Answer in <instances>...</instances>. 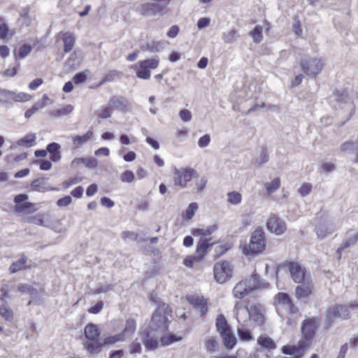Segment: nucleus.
Returning <instances> with one entry per match:
<instances>
[{
  "mask_svg": "<svg viewBox=\"0 0 358 358\" xmlns=\"http://www.w3.org/2000/svg\"><path fill=\"white\" fill-rule=\"evenodd\" d=\"M81 181H82V178L74 177L69 180L64 181L62 185H63L64 188L67 189L69 187H71V185L79 183Z\"/></svg>",
  "mask_w": 358,
  "mask_h": 358,
  "instance_id": "62",
  "label": "nucleus"
},
{
  "mask_svg": "<svg viewBox=\"0 0 358 358\" xmlns=\"http://www.w3.org/2000/svg\"><path fill=\"white\" fill-rule=\"evenodd\" d=\"M136 329V322L134 318H128L125 322V327L120 334H123L124 337L131 336Z\"/></svg>",
  "mask_w": 358,
  "mask_h": 358,
  "instance_id": "29",
  "label": "nucleus"
},
{
  "mask_svg": "<svg viewBox=\"0 0 358 358\" xmlns=\"http://www.w3.org/2000/svg\"><path fill=\"white\" fill-rule=\"evenodd\" d=\"M129 352L131 355L141 354L142 352L141 343L135 339L128 346Z\"/></svg>",
  "mask_w": 358,
  "mask_h": 358,
  "instance_id": "44",
  "label": "nucleus"
},
{
  "mask_svg": "<svg viewBox=\"0 0 358 358\" xmlns=\"http://www.w3.org/2000/svg\"><path fill=\"white\" fill-rule=\"evenodd\" d=\"M214 278L218 283L227 282L232 276L233 268L230 262L221 261L217 262L213 268Z\"/></svg>",
  "mask_w": 358,
  "mask_h": 358,
  "instance_id": "9",
  "label": "nucleus"
},
{
  "mask_svg": "<svg viewBox=\"0 0 358 358\" xmlns=\"http://www.w3.org/2000/svg\"><path fill=\"white\" fill-rule=\"evenodd\" d=\"M152 332L153 331L148 328L141 334L143 345L148 351L155 350L159 345L157 338L152 336Z\"/></svg>",
  "mask_w": 358,
  "mask_h": 358,
  "instance_id": "22",
  "label": "nucleus"
},
{
  "mask_svg": "<svg viewBox=\"0 0 358 358\" xmlns=\"http://www.w3.org/2000/svg\"><path fill=\"white\" fill-rule=\"evenodd\" d=\"M163 48V44L159 41H152V43L147 44L148 50L152 52H159Z\"/></svg>",
  "mask_w": 358,
  "mask_h": 358,
  "instance_id": "50",
  "label": "nucleus"
},
{
  "mask_svg": "<svg viewBox=\"0 0 358 358\" xmlns=\"http://www.w3.org/2000/svg\"><path fill=\"white\" fill-rule=\"evenodd\" d=\"M257 344L262 348L268 352L276 349L277 345L274 341L268 336L264 334L257 338Z\"/></svg>",
  "mask_w": 358,
  "mask_h": 358,
  "instance_id": "26",
  "label": "nucleus"
},
{
  "mask_svg": "<svg viewBox=\"0 0 358 358\" xmlns=\"http://www.w3.org/2000/svg\"><path fill=\"white\" fill-rule=\"evenodd\" d=\"M206 348L210 352L218 350L219 343L215 337H209L205 341Z\"/></svg>",
  "mask_w": 358,
  "mask_h": 358,
  "instance_id": "41",
  "label": "nucleus"
},
{
  "mask_svg": "<svg viewBox=\"0 0 358 358\" xmlns=\"http://www.w3.org/2000/svg\"><path fill=\"white\" fill-rule=\"evenodd\" d=\"M227 201L233 205H237L241 202L242 196L237 192H230L227 194Z\"/></svg>",
  "mask_w": 358,
  "mask_h": 358,
  "instance_id": "45",
  "label": "nucleus"
},
{
  "mask_svg": "<svg viewBox=\"0 0 358 358\" xmlns=\"http://www.w3.org/2000/svg\"><path fill=\"white\" fill-rule=\"evenodd\" d=\"M292 31L295 33L298 36H301L303 34V31L301 27V24L299 20L295 19L294 23L292 24Z\"/></svg>",
  "mask_w": 358,
  "mask_h": 358,
  "instance_id": "63",
  "label": "nucleus"
},
{
  "mask_svg": "<svg viewBox=\"0 0 358 358\" xmlns=\"http://www.w3.org/2000/svg\"><path fill=\"white\" fill-rule=\"evenodd\" d=\"M90 73V70L87 69L84 71L76 73L72 78L76 85H79L85 82L88 75Z\"/></svg>",
  "mask_w": 358,
  "mask_h": 358,
  "instance_id": "42",
  "label": "nucleus"
},
{
  "mask_svg": "<svg viewBox=\"0 0 358 358\" xmlns=\"http://www.w3.org/2000/svg\"><path fill=\"white\" fill-rule=\"evenodd\" d=\"M182 340V337L175 334H165L160 338L162 345L166 346L173 343L180 341Z\"/></svg>",
  "mask_w": 358,
  "mask_h": 358,
  "instance_id": "35",
  "label": "nucleus"
},
{
  "mask_svg": "<svg viewBox=\"0 0 358 358\" xmlns=\"http://www.w3.org/2000/svg\"><path fill=\"white\" fill-rule=\"evenodd\" d=\"M85 336L87 341L85 348L90 354H97L101 352L103 344L99 338L100 331L98 327L92 323L86 325L85 328Z\"/></svg>",
  "mask_w": 358,
  "mask_h": 358,
  "instance_id": "7",
  "label": "nucleus"
},
{
  "mask_svg": "<svg viewBox=\"0 0 358 358\" xmlns=\"http://www.w3.org/2000/svg\"><path fill=\"white\" fill-rule=\"evenodd\" d=\"M73 109L74 108L72 105H67L62 108H59L52 110L50 113V116L52 117H59L62 116H66L71 114L73 112Z\"/></svg>",
  "mask_w": 358,
  "mask_h": 358,
  "instance_id": "32",
  "label": "nucleus"
},
{
  "mask_svg": "<svg viewBox=\"0 0 358 358\" xmlns=\"http://www.w3.org/2000/svg\"><path fill=\"white\" fill-rule=\"evenodd\" d=\"M301 285L296 286L295 295L297 299H308L313 294L314 286L311 280H307Z\"/></svg>",
  "mask_w": 358,
  "mask_h": 358,
  "instance_id": "19",
  "label": "nucleus"
},
{
  "mask_svg": "<svg viewBox=\"0 0 358 358\" xmlns=\"http://www.w3.org/2000/svg\"><path fill=\"white\" fill-rule=\"evenodd\" d=\"M103 302L102 301H99L96 304L88 309V312L91 314H98L99 313L103 308Z\"/></svg>",
  "mask_w": 358,
  "mask_h": 358,
  "instance_id": "56",
  "label": "nucleus"
},
{
  "mask_svg": "<svg viewBox=\"0 0 358 358\" xmlns=\"http://www.w3.org/2000/svg\"><path fill=\"white\" fill-rule=\"evenodd\" d=\"M93 135V131L89 130L86 134L83 136H76L73 138V142L76 146L82 145L86 143Z\"/></svg>",
  "mask_w": 358,
  "mask_h": 358,
  "instance_id": "40",
  "label": "nucleus"
},
{
  "mask_svg": "<svg viewBox=\"0 0 358 358\" xmlns=\"http://www.w3.org/2000/svg\"><path fill=\"white\" fill-rule=\"evenodd\" d=\"M236 35V31L235 29H231L227 33H224L223 35V40L227 43H232L235 36Z\"/></svg>",
  "mask_w": 358,
  "mask_h": 358,
  "instance_id": "55",
  "label": "nucleus"
},
{
  "mask_svg": "<svg viewBox=\"0 0 358 358\" xmlns=\"http://www.w3.org/2000/svg\"><path fill=\"white\" fill-rule=\"evenodd\" d=\"M313 186L310 183L305 182L299 189L298 192L302 196H306L312 191Z\"/></svg>",
  "mask_w": 358,
  "mask_h": 358,
  "instance_id": "53",
  "label": "nucleus"
},
{
  "mask_svg": "<svg viewBox=\"0 0 358 358\" xmlns=\"http://www.w3.org/2000/svg\"><path fill=\"white\" fill-rule=\"evenodd\" d=\"M266 246L265 234L260 227H258L252 233L249 243L243 247V253L245 255H257L262 253Z\"/></svg>",
  "mask_w": 358,
  "mask_h": 358,
  "instance_id": "5",
  "label": "nucleus"
},
{
  "mask_svg": "<svg viewBox=\"0 0 358 358\" xmlns=\"http://www.w3.org/2000/svg\"><path fill=\"white\" fill-rule=\"evenodd\" d=\"M28 199L29 196L26 194H20L15 196V208L17 212L32 213L36 210L34 204L27 201Z\"/></svg>",
  "mask_w": 358,
  "mask_h": 358,
  "instance_id": "15",
  "label": "nucleus"
},
{
  "mask_svg": "<svg viewBox=\"0 0 358 358\" xmlns=\"http://www.w3.org/2000/svg\"><path fill=\"white\" fill-rule=\"evenodd\" d=\"M320 327V319L310 317L305 319L301 327V338L296 345H285L282 348L285 355H293L294 358H303L311 346L316 332Z\"/></svg>",
  "mask_w": 358,
  "mask_h": 358,
  "instance_id": "1",
  "label": "nucleus"
},
{
  "mask_svg": "<svg viewBox=\"0 0 358 358\" xmlns=\"http://www.w3.org/2000/svg\"><path fill=\"white\" fill-rule=\"evenodd\" d=\"M72 199L70 196H66L57 200V205L59 207H65L71 203Z\"/></svg>",
  "mask_w": 358,
  "mask_h": 358,
  "instance_id": "64",
  "label": "nucleus"
},
{
  "mask_svg": "<svg viewBox=\"0 0 358 358\" xmlns=\"http://www.w3.org/2000/svg\"><path fill=\"white\" fill-rule=\"evenodd\" d=\"M210 137L208 134H205L199 138L198 145L200 148H205L209 145Z\"/></svg>",
  "mask_w": 358,
  "mask_h": 358,
  "instance_id": "60",
  "label": "nucleus"
},
{
  "mask_svg": "<svg viewBox=\"0 0 358 358\" xmlns=\"http://www.w3.org/2000/svg\"><path fill=\"white\" fill-rule=\"evenodd\" d=\"M48 180L49 179L48 178L45 177L38 178L31 182V187L34 191L39 192L55 190L56 188L52 187L49 189L46 187Z\"/></svg>",
  "mask_w": 358,
  "mask_h": 358,
  "instance_id": "25",
  "label": "nucleus"
},
{
  "mask_svg": "<svg viewBox=\"0 0 358 358\" xmlns=\"http://www.w3.org/2000/svg\"><path fill=\"white\" fill-rule=\"evenodd\" d=\"M80 62V60L78 57V52L74 51L72 54H71L65 64L66 65H69L70 67H74L75 66L79 65Z\"/></svg>",
  "mask_w": 358,
  "mask_h": 358,
  "instance_id": "47",
  "label": "nucleus"
},
{
  "mask_svg": "<svg viewBox=\"0 0 358 358\" xmlns=\"http://www.w3.org/2000/svg\"><path fill=\"white\" fill-rule=\"evenodd\" d=\"M159 64V58L157 55L150 59L139 61L134 67L136 76L143 80L149 79L151 76L150 70L157 69Z\"/></svg>",
  "mask_w": 358,
  "mask_h": 358,
  "instance_id": "8",
  "label": "nucleus"
},
{
  "mask_svg": "<svg viewBox=\"0 0 358 358\" xmlns=\"http://www.w3.org/2000/svg\"><path fill=\"white\" fill-rule=\"evenodd\" d=\"M237 334L239 336V338L243 341H250L253 340V336L248 329L238 328Z\"/></svg>",
  "mask_w": 358,
  "mask_h": 358,
  "instance_id": "43",
  "label": "nucleus"
},
{
  "mask_svg": "<svg viewBox=\"0 0 358 358\" xmlns=\"http://www.w3.org/2000/svg\"><path fill=\"white\" fill-rule=\"evenodd\" d=\"M214 229L207 228L204 229H195L192 231V234L194 236H199L203 239V242L200 243L197 245L196 249L195 251V255L201 261L203 258L204 255L207 252L208 244L205 242V241H208L210 238H208L212 234Z\"/></svg>",
  "mask_w": 358,
  "mask_h": 358,
  "instance_id": "12",
  "label": "nucleus"
},
{
  "mask_svg": "<svg viewBox=\"0 0 358 358\" xmlns=\"http://www.w3.org/2000/svg\"><path fill=\"white\" fill-rule=\"evenodd\" d=\"M187 302L197 310L201 317L208 312V299L203 295L191 294L186 296Z\"/></svg>",
  "mask_w": 358,
  "mask_h": 358,
  "instance_id": "13",
  "label": "nucleus"
},
{
  "mask_svg": "<svg viewBox=\"0 0 358 358\" xmlns=\"http://www.w3.org/2000/svg\"><path fill=\"white\" fill-rule=\"evenodd\" d=\"M335 318H341V313L338 304H336L329 307L326 311V318L324 322V327L329 328L334 323Z\"/></svg>",
  "mask_w": 358,
  "mask_h": 358,
  "instance_id": "23",
  "label": "nucleus"
},
{
  "mask_svg": "<svg viewBox=\"0 0 358 358\" xmlns=\"http://www.w3.org/2000/svg\"><path fill=\"white\" fill-rule=\"evenodd\" d=\"M94 114L98 117V122H100L101 120L108 119L111 117V108L109 106H101L100 109L95 110Z\"/></svg>",
  "mask_w": 358,
  "mask_h": 358,
  "instance_id": "31",
  "label": "nucleus"
},
{
  "mask_svg": "<svg viewBox=\"0 0 358 358\" xmlns=\"http://www.w3.org/2000/svg\"><path fill=\"white\" fill-rule=\"evenodd\" d=\"M340 313H341V319L348 320L350 317V309L346 305L338 304Z\"/></svg>",
  "mask_w": 358,
  "mask_h": 358,
  "instance_id": "58",
  "label": "nucleus"
},
{
  "mask_svg": "<svg viewBox=\"0 0 358 358\" xmlns=\"http://www.w3.org/2000/svg\"><path fill=\"white\" fill-rule=\"evenodd\" d=\"M250 291L248 288L243 280L238 282L233 289V295L235 298L238 299H243Z\"/></svg>",
  "mask_w": 358,
  "mask_h": 358,
  "instance_id": "27",
  "label": "nucleus"
},
{
  "mask_svg": "<svg viewBox=\"0 0 358 358\" xmlns=\"http://www.w3.org/2000/svg\"><path fill=\"white\" fill-rule=\"evenodd\" d=\"M357 239H358V234L355 235L353 237L350 238L349 240L345 241L343 243V244L337 249V253L339 255V258H341V257L342 252L345 248L350 246L351 245L355 244L357 241Z\"/></svg>",
  "mask_w": 358,
  "mask_h": 358,
  "instance_id": "46",
  "label": "nucleus"
},
{
  "mask_svg": "<svg viewBox=\"0 0 358 358\" xmlns=\"http://www.w3.org/2000/svg\"><path fill=\"white\" fill-rule=\"evenodd\" d=\"M316 233L317 236L320 238H325L327 234L329 233L327 225H322L316 229Z\"/></svg>",
  "mask_w": 358,
  "mask_h": 358,
  "instance_id": "61",
  "label": "nucleus"
},
{
  "mask_svg": "<svg viewBox=\"0 0 358 358\" xmlns=\"http://www.w3.org/2000/svg\"><path fill=\"white\" fill-rule=\"evenodd\" d=\"M29 8L28 6L22 8L20 13V17L17 19V23L20 29L23 27H29L31 23V19L29 15Z\"/></svg>",
  "mask_w": 358,
  "mask_h": 358,
  "instance_id": "28",
  "label": "nucleus"
},
{
  "mask_svg": "<svg viewBox=\"0 0 358 358\" xmlns=\"http://www.w3.org/2000/svg\"><path fill=\"white\" fill-rule=\"evenodd\" d=\"M248 288L251 292L259 289H266L269 287L268 282H263L260 279V276L256 271L253 272L249 277L243 279Z\"/></svg>",
  "mask_w": 358,
  "mask_h": 358,
  "instance_id": "17",
  "label": "nucleus"
},
{
  "mask_svg": "<svg viewBox=\"0 0 358 358\" xmlns=\"http://www.w3.org/2000/svg\"><path fill=\"white\" fill-rule=\"evenodd\" d=\"M0 315L7 322H12L14 319V312L3 297H0Z\"/></svg>",
  "mask_w": 358,
  "mask_h": 358,
  "instance_id": "24",
  "label": "nucleus"
},
{
  "mask_svg": "<svg viewBox=\"0 0 358 358\" xmlns=\"http://www.w3.org/2000/svg\"><path fill=\"white\" fill-rule=\"evenodd\" d=\"M124 340L125 338L124 337L123 334H117L114 336H109L106 337L101 344H103V345H113L117 342L124 341Z\"/></svg>",
  "mask_w": 358,
  "mask_h": 358,
  "instance_id": "38",
  "label": "nucleus"
},
{
  "mask_svg": "<svg viewBox=\"0 0 358 358\" xmlns=\"http://www.w3.org/2000/svg\"><path fill=\"white\" fill-rule=\"evenodd\" d=\"M134 179V174L131 171H125L121 176V180L126 182H131Z\"/></svg>",
  "mask_w": 358,
  "mask_h": 358,
  "instance_id": "57",
  "label": "nucleus"
},
{
  "mask_svg": "<svg viewBox=\"0 0 358 358\" xmlns=\"http://www.w3.org/2000/svg\"><path fill=\"white\" fill-rule=\"evenodd\" d=\"M358 146V141H346L341 145V150L343 152H348L353 153L355 156L357 152V148Z\"/></svg>",
  "mask_w": 358,
  "mask_h": 358,
  "instance_id": "36",
  "label": "nucleus"
},
{
  "mask_svg": "<svg viewBox=\"0 0 358 358\" xmlns=\"http://www.w3.org/2000/svg\"><path fill=\"white\" fill-rule=\"evenodd\" d=\"M201 260L195 255H189L183 260V264L189 268H192L194 264L200 262Z\"/></svg>",
  "mask_w": 358,
  "mask_h": 358,
  "instance_id": "48",
  "label": "nucleus"
},
{
  "mask_svg": "<svg viewBox=\"0 0 358 358\" xmlns=\"http://www.w3.org/2000/svg\"><path fill=\"white\" fill-rule=\"evenodd\" d=\"M198 209V205L196 203H191L186 211H185V216L188 220H190L194 215L196 210Z\"/></svg>",
  "mask_w": 358,
  "mask_h": 358,
  "instance_id": "54",
  "label": "nucleus"
},
{
  "mask_svg": "<svg viewBox=\"0 0 358 358\" xmlns=\"http://www.w3.org/2000/svg\"><path fill=\"white\" fill-rule=\"evenodd\" d=\"M64 51L65 52H70L75 44V38L70 33H65L63 36Z\"/></svg>",
  "mask_w": 358,
  "mask_h": 358,
  "instance_id": "34",
  "label": "nucleus"
},
{
  "mask_svg": "<svg viewBox=\"0 0 358 358\" xmlns=\"http://www.w3.org/2000/svg\"><path fill=\"white\" fill-rule=\"evenodd\" d=\"M268 229L275 234L276 235H280L283 234L286 230V225H266Z\"/></svg>",
  "mask_w": 358,
  "mask_h": 358,
  "instance_id": "51",
  "label": "nucleus"
},
{
  "mask_svg": "<svg viewBox=\"0 0 358 358\" xmlns=\"http://www.w3.org/2000/svg\"><path fill=\"white\" fill-rule=\"evenodd\" d=\"M32 48L29 44L22 45L18 50V57L21 59L27 57L31 51Z\"/></svg>",
  "mask_w": 358,
  "mask_h": 358,
  "instance_id": "52",
  "label": "nucleus"
},
{
  "mask_svg": "<svg viewBox=\"0 0 358 358\" xmlns=\"http://www.w3.org/2000/svg\"><path fill=\"white\" fill-rule=\"evenodd\" d=\"M154 1V2L141 4L139 8L140 13L147 17L164 15L166 12L167 3H161L162 0Z\"/></svg>",
  "mask_w": 358,
  "mask_h": 358,
  "instance_id": "10",
  "label": "nucleus"
},
{
  "mask_svg": "<svg viewBox=\"0 0 358 358\" xmlns=\"http://www.w3.org/2000/svg\"><path fill=\"white\" fill-rule=\"evenodd\" d=\"M180 117L184 122H189L192 120V113L187 109H182L179 113Z\"/></svg>",
  "mask_w": 358,
  "mask_h": 358,
  "instance_id": "59",
  "label": "nucleus"
},
{
  "mask_svg": "<svg viewBox=\"0 0 358 358\" xmlns=\"http://www.w3.org/2000/svg\"><path fill=\"white\" fill-rule=\"evenodd\" d=\"M215 326L225 348L229 350L232 349L236 345L237 340L230 324L223 315H219L217 317Z\"/></svg>",
  "mask_w": 358,
  "mask_h": 358,
  "instance_id": "6",
  "label": "nucleus"
},
{
  "mask_svg": "<svg viewBox=\"0 0 358 358\" xmlns=\"http://www.w3.org/2000/svg\"><path fill=\"white\" fill-rule=\"evenodd\" d=\"M0 94L5 99H12L15 102H25L29 101L31 99V96L27 93H15L13 91L2 88H0Z\"/></svg>",
  "mask_w": 358,
  "mask_h": 358,
  "instance_id": "20",
  "label": "nucleus"
},
{
  "mask_svg": "<svg viewBox=\"0 0 358 358\" xmlns=\"http://www.w3.org/2000/svg\"><path fill=\"white\" fill-rule=\"evenodd\" d=\"M269 159V155L267 153V149L262 147L259 155L255 159V164L262 166L266 164Z\"/></svg>",
  "mask_w": 358,
  "mask_h": 358,
  "instance_id": "39",
  "label": "nucleus"
},
{
  "mask_svg": "<svg viewBox=\"0 0 358 358\" xmlns=\"http://www.w3.org/2000/svg\"><path fill=\"white\" fill-rule=\"evenodd\" d=\"M265 188L268 194H271L275 192L280 187V178H274L271 182H266L264 184Z\"/></svg>",
  "mask_w": 358,
  "mask_h": 358,
  "instance_id": "37",
  "label": "nucleus"
},
{
  "mask_svg": "<svg viewBox=\"0 0 358 358\" xmlns=\"http://www.w3.org/2000/svg\"><path fill=\"white\" fill-rule=\"evenodd\" d=\"M129 101L123 96H113L108 101L111 109L125 113L129 110Z\"/></svg>",
  "mask_w": 358,
  "mask_h": 358,
  "instance_id": "18",
  "label": "nucleus"
},
{
  "mask_svg": "<svg viewBox=\"0 0 358 358\" xmlns=\"http://www.w3.org/2000/svg\"><path fill=\"white\" fill-rule=\"evenodd\" d=\"M301 71L307 76L315 78L322 71L324 64L322 57H313L303 55L297 60Z\"/></svg>",
  "mask_w": 358,
  "mask_h": 358,
  "instance_id": "4",
  "label": "nucleus"
},
{
  "mask_svg": "<svg viewBox=\"0 0 358 358\" xmlns=\"http://www.w3.org/2000/svg\"><path fill=\"white\" fill-rule=\"evenodd\" d=\"M262 31L263 27L257 24L248 33V35L252 38L253 42L257 44L261 43L263 40Z\"/></svg>",
  "mask_w": 358,
  "mask_h": 358,
  "instance_id": "30",
  "label": "nucleus"
},
{
  "mask_svg": "<svg viewBox=\"0 0 358 358\" xmlns=\"http://www.w3.org/2000/svg\"><path fill=\"white\" fill-rule=\"evenodd\" d=\"M36 142V136L34 134H27L23 138L19 139L17 141V145L18 146H24L27 148H30L35 144Z\"/></svg>",
  "mask_w": 358,
  "mask_h": 358,
  "instance_id": "33",
  "label": "nucleus"
},
{
  "mask_svg": "<svg viewBox=\"0 0 358 358\" xmlns=\"http://www.w3.org/2000/svg\"><path fill=\"white\" fill-rule=\"evenodd\" d=\"M234 312L239 324H245L248 320L257 327H263L266 322L264 309L259 303H250L249 300L235 303Z\"/></svg>",
  "mask_w": 358,
  "mask_h": 358,
  "instance_id": "2",
  "label": "nucleus"
},
{
  "mask_svg": "<svg viewBox=\"0 0 358 358\" xmlns=\"http://www.w3.org/2000/svg\"><path fill=\"white\" fill-rule=\"evenodd\" d=\"M31 268V266L28 264V257L24 253H22L20 255V258L10 264L9 272L10 273H15L21 271L30 269Z\"/></svg>",
  "mask_w": 358,
  "mask_h": 358,
  "instance_id": "21",
  "label": "nucleus"
},
{
  "mask_svg": "<svg viewBox=\"0 0 358 358\" xmlns=\"http://www.w3.org/2000/svg\"><path fill=\"white\" fill-rule=\"evenodd\" d=\"M172 309L169 304H161L153 312L148 329L155 333H164L168 331L172 315Z\"/></svg>",
  "mask_w": 358,
  "mask_h": 358,
  "instance_id": "3",
  "label": "nucleus"
},
{
  "mask_svg": "<svg viewBox=\"0 0 358 358\" xmlns=\"http://www.w3.org/2000/svg\"><path fill=\"white\" fill-rule=\"evenodd\" d=\"M282 266L288 270L294 282L300 284L306 282V270L299 263L287 261L283 263Z\"/></svg>",
  "mask_w": 358,
  "mask_h": 358,
  "instance_id": "11",
  "label": "nucleus"
},
{
  "mask_svg": "<svg viewBox=\"0 0 358 358\" xmlns=\"http://www.w3.org/2000/svg\"><path fill=\"white\" fill-rule=\"evenodd\" d=\"M275 299L277 305L285 308L290 315L296 314L299 312V308L294 303L290 296L287 293L278 292L275 296Z\"/></svg>",
  "mask_w": 358,
  "mask_h": 358,
  "instance_id": "16",
  "label": "nucleus"
},
{
  "mask_svg": "<svg viewBox=\"0 0 358 358\" xmlns=\"http://www.w3.org/2000/svg\"><path fill=\"white\" fill-rule=\"evenodd\" d=\"M46 105L45 103H36L31 108L26 110L24 116L26 118H30L34 113H36L40 108H43Z\"/></svg>",
  "mask_w": 358,
  "mask_h": 358,
  "instance_id": "49",
  "label": "nucleus"
},
{
  "mask_svg": "<svg viewBox=\"0 0 358 358\" xmlns=\"http://www.w3.org/2000/svg\"><path fill=\"white\" fill-rule=\"evenodd\" d=\"M196 173L195 170L192 168L185 169H175L174 170V182L176 185H179L182 188L187 186V183L189 182L194 174Z\"/></svg>",
  "mask_w": 358,
  "mask_h": 358,
  "instance_id": "14",
  "label": "nucleus"
}]
</instances>
